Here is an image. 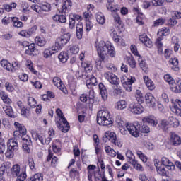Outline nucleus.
<instances>
[{
    "label": "nucleus",
    "instance_id": "obj_38",
    "mask_svg": "<svg viewBox=\"0 0 181 181\" xmlns=\"http://www.w3.org/2000/svg\"><path fill=\"white\" fill-rule=\"evenodd\" d=\"M127 62L132 69H135L136 67V62L132 55L127 57Z\"/></svg>",
    "mask_w": 181,
    "mask_h": 181
},
{
    "label": "nucleus",
    "instance_id": "obj_25",
    "mask_svg": "<svg viewBox=\"0 0 181 181\" xmlns=\"http://www.w3.org/2000/svg\"><path fill=\"white\" fill-rule=\"evenodd\" d=\"M11 166H12V164L9 162H5L3 164H1L0 167V177H1L5 175L8 169H11Z\"/></svg>",
    "mask_w": 181,
    "mask_h": 181
},
{
    "label": "nucleus",
    "instance_id": "obj_4",
    "mask_svg": "<svg viewBox=\"0 0 181 181\" xmlns=\"http://www.w3.org/2000/svg\"><path fill=\"white\" fill-rule=\"evenodd\" d=\"M56 114L58 115L59 118V122H57V127L59 129H61L62 132H68L69 129H70V124H69V122L64 117L63 112L60 109H57Z\"/></svg>",
    "mask_w": 181,
    "mask_h": 181
},
{
    "label": "nucleus",
    "instance_id": "obj_28",
    "mask_svg": "<svg viewBox=\"0 0 181 181\" xmlns=\"http://www.w3.org/2000/svg\"><path fill=\"white\" fill-rule=\"evenodd\" d=\"M53 21L59 22V23H66V22H67V18L64 15H55L53 16Z\"/></svg>",
    "mask_w": 181,
    "mask_h": 181
},
{
    "label": "nucleus",
    "instance_id": "obj_6",
    "mask_svg": "<svg viewBox=\"0 0 181 181\" xmlns=\"http://www.w3.org/2000/svg\"><path fill=\"white\" fill-rule=\"evenodd\" d=\"M30 134L33 139L35 141H40L42 145H49L52 142V137H46L44 134H39L35 129L31 130Z\"/></svg>",
    "mask_w": 181,
    "mask_h": 181
},
{
    "label": "nucleus",
    "instance_id": "obj_47",
    "mask_svg": "<svg viewBox=\"0 0 181 181\" xmlns=\"http://www.w3.org/2000/svg\"><path fill=\"white\" fill-rule=\"evenodd\" d=\"M135 97L138 103H142L144 101V95L142 94V92L141 90H136Z\"/></svg>",
    "mask_w": 181,
    "mask_h": 181
},
{
    "label": "nucleus",
    "instance_id": "obj_12",
    "mask_svg": "<svg viewBox=\"0 0 181 181\" xmlns=\"http://www.w3.org/2000/svg\"><path fill=\"white\" fill-rule=\"evenodd\" d=\"M170 141L174 146L181 145V138L174 132H170Z\"/></svg>",
    "mask_w": 181,
    "mask_h": 181
},
{
    "label": "nucleus",
    "instance_id": "obj_36",
    "mask_svg": "<svg viewBox=\"0 0 181 181\" xmlns=\"http://www.w3.org/2000/svg\"><path fill=\"white\" fill-rule=\"evenodd\" d=\"M58 59L61 62V63H66L67 60H69V54L66 52H62L59 56Z\"/></svg>",
    "mask_w": 181,
    "mask_h": 181
},
{
    "label": "nucleus",
    "instance_id": "obj_13",
    "mask_svg": "<svg viewBox=\"0 0 181 181\" xmlns=\"http://www.w3.org/2000/svg\"><path fill=\"white\" fill-rule=\"evenodd\" d=\"M145 100H146V104L148 105V107H151V108H155L156 105V99H155V97L152 93H146L145 95Z\"/></svg>",
    "mask_w": 181,
    "mask_h": 181
},
{
    "label": "nucleus",
    "instance_id": "obj_26",
    "mask_svg": "<svg viewBox=\"0 0 181 181\" xmlns=\"http://www.w3.org/2000/svg\"><path fill=\"white\" fill-rule=\"evenodd\" d=\"M16 136H14V139H10L8 141V148H11L13 151H18V141L16 140Z\"/></svg>",
    "mask_w": 181,
    "mask_h": 181
},
{
    "label": "nucleus",
    "instance_id": "obj_10",
    "mask_svg": "<svg viewBox=\"0 0 181 181\" xmlns=\"http://www.w3.org/2000/svg\"><path fill=\"white\" fill-rule=\"evenodd\" d=\"M108 139L109 141H111L112 144L116 145V146H118L119 148H120V146H122V144H121V142L117 141V136H115V133H110V135L106 133L103 136V141H105V142H107Z\"/></svg>",
    "mask_w": 181,
    "mask_h": 181
},
{
    "label": "nucleus",
    "instance_id": "obj_56",
    "mask_svg": "<svg viewBox=\"0 0 181 181\" xmlns=\"http://www.w3.org/2000/svg\"><path fill=\"white\" fill-rule=\"evenodd\" d=\"M113 40L119 46H125V40H124V39H122L119 37H117V38H115V40Z\"/></svg>",
    "mask_w": 181,
    "mask_h": 181
},
{
    "label": "nucleus",
    "instance_id": "obj_24",
    "mask_svg": "<svg viewBox=\"0 0 181 181\" xmlns=\"http://www.w3.org/2000/svg\"><path fill=\"white\" fill-rule=\"evenodd\" d=\"M143 79L147 88H148L151 91H153V90L156 88L155 83L153 81H151V78H149V76H143Z\"/></svg>",
    "mask_w": 181,
    "mask_h": 181
},
{
    "label": "nucleus",
    "instance_id": "obj_20",
    "mask_svg": "<svg viewBox=\"0 0 181 181\" xmlns=\"http://www.w3.org/2000/svg\"><path fill=\"white\" fill-rule=\"evenodd\" d=\"M52 81L54 86H56V87H57L59 90L63 91L64 94H67V89H66V88H64V86L62 84V82L60 78L54 77Z\"/></svg>",
    "mask_w": 181,
    "mask_h": 181
},
{
    "label": "nucleus",
    "instance_id": "obj_45",
    "mask_svg": "<svg viewBox=\"0 0 181 181\" xmlns=\"http://www.w3.org/2000/svg\"><path fill=\"white\" fill-rule=\"evenodd\" d=\"M109 33H110L111 37H112L113 40H115L117 37H119V36H118V33H117V30H115L114 28V27H111L110 28Z\"/></svg>",
    "mask_w": 181,
    "mask_h": 181
},
{
    "label": "nucleus",
    "instance_id": "obj_62",
    "mask_svg": "<svg viewBox=\"0 0 181 181\" xmlns=\"http://www.w3.org/2000/svg\"><path fill=\"white\" fill-rule=\"evenodd\" d=\"M166 22L165 18H158L154 21V26H160V25H164Z\"/></svg>",
    "mask_w": 181,
    "mask_h": 181
},
{
    "label": "nucleus",
    "instance_id": "obj_40",
    "mask_svg": "<svg viewBox=\"0 0 181 181\" xmlns=\"http://www.w3.org/2000/svg\"><path fill=\"white\" fill-rule=\"evenodd\" d=\"M16 151L17 150H13V148L11 147H8L7 150L6 151L5 156L8 159H12V158H13L14 153L16 152Z\"/></svg>",
    "mask_w": 181,
    "mask_h": 181
},
{
    "label": "nucleus",
    "instance_id": "obj_44",
    "mask_svg": "<svg viewBox=\"0 0 181 181\" xmlns=\"http://www.w3.org/2000/svg\"><path fill=\"white\" fill-rule=\"evenodd\" d=\"M35 42L38 46L43 47L46 45V40L43 37H35Z\"/></svg>",
    "mask_w": 181,
    "mask_h": 181
},
{
    "label": "nucleus",
    "instance_id": "obj_43",
    "mask_svg": "<svg viewBox=\"0 0 181 181\" xmlns=\"http://www.w3.org/2000/svg\"><path fill=\"white\" fill-rule=\"evenodd\" d=\"M21 69V64L18 61H14L12 62L11 66V73H15L16 70H19Z\"/></svg>",
    "mask_w": 181,
    "mask_h": 181
},
{
    "label": "nucleus",
    "instance_id": "obj_9",
    "mask_svg": "<svg viewBox=\"0 0 181 181\" xmlns=\"http://www.w3.org/2000/svg\"><path fill=\"white\" fill-rule=\"evenodd\" d=\"M129 108L133 114H142L144 112V107L139 103L132 102Z\"/></svg>",
    "mask_w": 181,
    "mask_h": 181
},
{
    "label": "nucleus",
    "instance_id": "obj_30",
    "mask_svg": "<svg viewBox=\"0 0 181 181\" xmlns=\"http://www.w3.org/2000/svg\"><path fill=\"white\" fill-rule=\"evenodd\" d=\"M168 122H170V125H172L173 128H177V127L180 125L179 119H177L176 117H174L173 116L169 117Z\"/></svg>",
    "mask_w": 181,
    "mask_h": 181
},
{
    "label": "nucleus",
    "instance_id": "obj_11",
    "mask_svg": "<svg viewBox=\"0 0 181 181\" xmlns=\"http://www.w3.org/2000/svg\"><path fill=\"white\" fill-rule=\"evenodd\" d=\"M129 131L130 135L134 136V138H138L139 136V127L137 125H134L133 124H127V129Z\"/></svg>",
    "mask_w": 181,
    "mask_h": 181
},
{
    "label": "nucleus",
    "instance_id": "obj_46",
    "mask_svg": "<svg viewBox=\"0 0 181 181\" xmlns=\"http://www.w3.org/2000/svg\"><path fill=\"white\" fill-rule=\"evenodd\" d=\"M13 25L14 28H23V23L21 21H19L18 18L13 17Z\"/></svg>",
    "mask_w": 181,
    "mask_h": 181
},
{
    "label": "nucleus",
    "instance_id": "obj_2",
    "mask_svg": "<svg viewBox=\"0 0 181 181\" xmlns=\"http://www.w3.org/2000/svg\"><path fill=\"white\" fill-rule=\"evenodd\" d=\"M18 130L13 132V136L16 138L21 137L23 143V151L26 153H30V146H32V140L30 137L26 135V127L21 124V127L17 129Z\"/></svg>",
    "mask_w": 181,
    "mask_h": 181
},
{
    "label": "nucleus",
    "instance_id": "obj_32",
    "mask_svg": "<svg viewBox=\"0 0 181 181\" xmlns=\"http://www.w3.org/2000/svg\"><path fill=\"white\" fill-rule=\"evenodd\" d=\"M170 110L172 112L177 115L178 117H181V109L179 108V106L176 103H173L172 106H170Z\"/></svg>",
    "mask_w": 181,
    "mask_h": 181
},
{
    "label": "nucleus",
    "instance_id": "obj_21",
    "mask_svg": "<svg viewBox=\"0 0 181 181\" xmlns=\"http://www.w3.org/2000/svg\"><path fill=\"white\" fill-rule=\"evenodd\" d=\"M139 40L142 42L146 47H151L153 46L152 41H151V39H149L148 35H146L145 33L140 35Z\"/></svg>",
    "mask_w": 181,
    "mask_h": 181
},
{
    "label": "nucleus",
    "instance_id": "obj_35",
    "mask_svg": "<svg viewBox=\"0 0 181 181\" xmlns=\"http://www.w3.org/2000/svg\"><path fill=\"white\" fill-rule=\"evenodd\" d=\"M11 173L13 176H19V173H21V166L18 164L14 165L11 168Z\"/></svg>",
    "mask_w": 181,
    "mask_h": 181
},
{
    "label": "nucleus",
    "instance_id": "obj_5",
    "mask_svg": "<svg viewBox=\"0 0 181 181\" xmlns=\"http://www.w3.org/2000/svg\"><path fill=\"white\" fill-rule=\"evenodd\" d=\"M70 41V33H65L57 38L55 45L52 46L53 52H59L62 50V47L66 46Z\"/></svg>",
    "mask_w": 181,
    "mask_h": 181
},
{
    "label": "nucleus",
    "instance_id": "obj_18",
    "mask_svg": "<svg viewBox=\"0 0 181 181\" xmlns=\"http://www.w3.org/2000/svg\"><path fill=\"white\" fill-rule=\"evenodd\" d=\"M142 122L144 123L146 122V124H149L150 125H151V127H156V125H158V119L152 116H146L143 117Z\"/></svg>",
    "mask_w": 181,
    "mask_h": 181
},
{
    "label": "nucleus",
    "instance_id": "obj_33",
    "mask_svg": "<svg viewBox=\"0 0 181 181\" xmlns=\"http://www.w3.org/2000/svg\"><path fill=\"white\" fill-rule=\"evenodd\" d=\"M125 108H127V101L122 100H119L116 103V105H115L116 110H125Z\"/></svg>",
    "mask_w": 181,
    "mask_h": 181
},
{
    "label": "nucleus",
    "instance_id": "obj_52",
    "mask_svg": "<svg viewBox=\"0 0 181 181\" xmlns=\"http://www.w3.org/2000/svg\"><path fill=\"white\" fill-rule=\"evenodd\" d=\"M170 86L172 91L174 93H181V87L180 86H177L175 82Z\"/></svg>",
    "mask_w": 181,
    "mask_h": 181
},
{
    "label": "nucleus",
    "instance_id": "obj_57",
    "mask_svg": "<svg viewBox=\"0 0 181 181\" xmlns=\"http://www.w3.org/2000/svg\"><path fill=\"white\" fill-rule=\"evenodd\" d=\"M4 87L8 91L9 93H12L15 90V88L13 87V85L9 82H6L4 85Z\"/></svg>",
    "mask_w": 181,
    "mask_h": 181
},
{
    "label": "nucleus",
    "instance_id": "obj_60",
    "mask_svg": "<svg viewBox=\"0 0 181 181\" xmlns=\"http://www.w3.org/2000/svg\"><path fill=\"white\" fill-rule=\"evenodd\" d=\"M163 3V0H151V5L153 6H162Z\"/></svg>",
    "mask_w": 181,
    "mask_h": 181
},
{
    "label": "nucleus",
    "instance_id": "obj_17",
    "mask_svg": "<svg viewBox=\"0 0 181 181\" xmlns=\"http://www.w3.org/2000/svg\"><path fill=\"white\" fill-rule=\"evenodd\" d=\"M116 122L121 134H122V135H127V134H128V131L127 130V124H125V122H124V120L117 119Z\"/></svg>",
    "mask_w": 181,
    "mask_h": 181
},
{
    "label": "nucleus",
    "instance_id": "obj_19",
    "mask_svg": "<svg viewBox=\"0 0 181 181\" xmlns=\"http://www.w3.org/2000/svg\"><path fill=\"white\" fill-rule=\"evenodd\" d=\"M86 85L87 86L88 88H91L92 86L97 85V78L94 75L86 76Z\"/></svg>",
    "mask_w": 181,
    "mask_h": 181
},
{
    "label": "nucleus",
    "instance_id": "obj_7",
    "mask_svg": "<svg viewBox=\"0 0 181 181\" xmlns=\"http://www.w3.org/2000/svg\"><path fill=\"white\" fill-rule=\"evenodd\" d=\"M136 81L135 77L130 76L127 78V76H122L121 78V83L126 91H132V84Z\"/></svg>",
    "mask_w": 181,
    "mask_h": 181
},
{
    "label": "nucleus",
    "instance_id": "obj_22",
    "mask_svg": "<svg viewBox=\"0 0 181 181\" xmlns=\"http://www.w3.org/2000/svg\"><path fill=\"white\" fill-rule=\"evenodd\" d=\"M99 89L100 91V95L103 101H106L108 98V91H107V88L104 86V83H99Z\"/></svg>",
    "mask_w": 181,
    "mask_h": 181
},
{
    "label": "nucleus",
    "instance_id": "obj_15",
    "mask_svg": "<svg viewBox=\"0 0 181 181\" xmlns=\"http://www.w3.org/2000/svg\"><path fill=\"white\" fill-rule=\"evenodd\" d=\"M161 163L165 166L167 170H175V165L173 163L170 161L168 158L163 157L161 159Z\"/></svg>",
    "mask_w": 181,
    "mask_h": 181
},
{
    "label": "nucleus",
    "instance_id": "obj_53",
    "mask_svg": "<svg viewBox=\"0 0 181 181\" xmlns=\"http://www.w3.org/2000/svg\"><path fill=\"white\" fill-rule=\"evenodd\" d=\"M169 125V122L166 120H162L158 127L163 129L165 132L168 131V127Z\"/></svg>",
    "mask_w": 181,
    "mask_h": 181
},
{
    "label": "nucleus",
    "instance_id": "obj_3",
    "mask_svg": "<svg viewBox=\"0 0 181 181\" xmlns=\"http://www.w3.org/2000/svg\"><path fill=\"white\" fill-rule=\"evenodd\" d=\"M97 122L103 127H108L112 124V120L110 117V112L108 110H100L97 115Z\"/></svg>",
    "mask_w": 181,
    "mask_h": 181
},
{
    "label": "nucleus",
    "instance_id": "obj_16",
    "mask_svg": "<svg viewBox=\"0 0 181 181\" xmlns=\"http://www.w3.org/2000/svg\"><path fill=\"white\" fill-rule=\"evenodd\" d=\"M25 53V54H28V56H37L39 54V50L35 47V43H32L28 45V49H26Z\"/></svg>",
    "mask_w": 181,
    "mask_h": 181
},
{
    "label": "nucleus",
    "instance_id": "obj_61",
    "mask_svg": "<svg viewBox=\"0 0 181 181\" xmlns=\"http://www.w3.org/2000/svg\"><path fill=\"white\" fill-rule=\"evenodd\" d=\"M166 167L165 168H157V172L159 173V175H161L162 176H166L168 175V171H166Z\"/></svg>",
    "mask_w": 181,
    "mask_h": 181
},
{
    "label": "nucleus",
    "instance_id": "obj_48",
    "mask_svg": "<svg viewBox=\"0 0 181 181\" xmlns=\"http://www.w3.org/2000/svg\"><path fill=\"white\" fill-rule=\"evenodd\" d=\"M40 12L43 11V12H49L50 11V4L48 3H45L44 4H41L40 6Z\"/></svg>",
    "mask_w": 181,
    "mask_h": 181
},
{
    "label": "nucleus",
    "instance_id": "obj_31",
    "mask_svg": "<svg viewBox=\"0 0 181 181\" xmlns=\"http://www.w3.org/2000/svg\"><path fill=\"white\" fill-rule=\"evenodd\" d=\"M96 21L99 23V25H104L105 23V17L104 14L101 12H98L96 13Z\"/></svg>",
    "mask_w": 181,
    "mask_h": 181
},
{
    "label": "nucleus",
    "instance_id": "obj_42",
    "mask_svg": "<svg viewBox=\"0 0 181 181\" xmlns=\"http://www.w3.org/2000/svg\"><path fill=\"white\" fill-rule=\"evenodd\" d=\"M105 151L107 155L112 156V158L117 156V152L115 150L110 147V146H107L105 147Z\"/></svg>",
    "mask_w": 181,
    "mask_h": 181
},
{
    "label": "nucleus",
    "instance_id": "obj_54",
    "mask_svg": "<svg viewBox=\"0 0 181 181\" xmlns=\"http://www.w3.org/2000/svg\"><path fill=\"white\" fill-rule=\"evenodd\" d=\"M164 79L167 83H168L170 86H172V84L175 83V80H173V78H172V76L170 74L165 75Z\"/></svg>",
    "mask_w": 181,
    "mask_h": 181
},
{
    "label": "nucleus",
    "instance_id": "obj_23",
    "mask_svg": "<svg viewBox=\"0 0 181 181\" xmlns=\"http://www.w3.org/2000/svg\"><path fill=\"white\" fill-rule=\"evenodd\" d=\"M0 98H1L3 103L6 104V105H11V104H12V100H11L9 98L8 93L2 90H0Z\"/></svg>",
    "mask_w": 181,
    "mask_h": 181
},
{
    "label": "nucleus",
    "instance_id": "obj_55",
    "mask_svg": "<svg viewBox=\"0 0 181 181\" xmlns=\"http://www.w3.org/2000/svg\"><path fill=\"white\" fill-rule=\"evenodd\" d=\"M30 181H43V177L37 173L31 177Z\"/></svg>",
    "mask_w": 181,
    "mask_h": 181
},
{
    "label": "nucleus",
    "instance_id": "obj_59",
    "mask_svg": "<svg viewBox=\"0 0 181 181\" xmlns=\"http://www.w3.org/2000/svg\"><path fill=\"white\" fill-rule=\"evenodd\" d=\"M76 28V20L71 16V14L69 15V29H74Z\"/></svg>",
    "mask_w": 181,
    "mask_h": 181
},
{
    "label": "nucleus",
    "instance_id": "obj_34",
    "mask_svg": "<svg viewBox=\"0 0 181 181\" xmlns=\"http://www.w3.org/2000/svg\"><path fill=\"white\" fill-rule=\"evenodd\" d=\"M2 109L3 111H4V112L6 114V115L12 118V117L13 116V110H12V107L8 105H3Z\"/></svg>",
    "mask_w": 181,
    "mask_h": 181
},
{
    "label": "nucleus",
    "instance_id": "obj_1",
    "mask_svg": "<svg viewBox=\"0 0 181 181\" xmlns=\"http://www.w3.org/2000/svg\"><path fill=\"white\" fill-rule=\"evenodd\" d=\"M95 46L98 52V54L103 62L105 60V57H115V48L110 44H106L105 42L97 41Z\"/></svg>",
    "mask_w": 181,
    "mask_h": 181
},
{
    "label": "nucleus",
    "instance_id": "obj_58",
    "mask_svg": "<svg viewBox=\"0 0 181 181\" xmlns=\"http://www.w3.org/2000/svg\"><path fill=\"white\" fill-rule=\"evenodd\" d=\"M26 170H25L17 177L16 181H25L26 180Z\"/></svg>",
    "mask_w": 181,
    "mask_h": 181
},
{
    "label": "nucleus",
    "instance_id": "obj_51",
    "mask_svg": "<svg viewBox=\"0 0 181 181\" xmlns=\"http://www.w3.org/2000/svg\"><path fill=\"white\" fill-rule=\"evenodd\" d=\"M136 155L139 156V159L142 160V162H144V163L148 162V158H146V156H145V154H144L142 151H137Z\"/></svg>",
    "mask_w": 181,
    "mask_h": 181
},
{
    "label": "nucleus",
    "instance_id": "obj_39",
    "mask_svg": "<svg viewBox=\"0 0 181 181\" xmlns=\"http://www.w3.org/2000/svg\"><path fill=\"white\" fill-rule=\"evenodd\" d=\"M138 128L139 131L143 134H149V132H151V128H149L146 124H138Z\"/></svg>",
    "mask_w": 181,
    "mask_h": 181
},
{
    "label": "nucleus",
    "instance_id": "obj_14",
    "mask_svg": "<svg viewBox=\"0 0 181 181\" xmlns=\"http://www.w3.org/2000/svg\"><path fill=\"white\" fill-rule=\"evenodd\" d=\"M71 9V1L70 0L65 1L62 7L58 8V11L60 13H69L70 10Z\"/></svg>",
    "mask_w": 181,
    "mask_h": 181
},
{
    "label": "nucleus",
    "instance_id": "obj_8",
    "mask_svg": "<svg viewBox=\"0 0 181 181\" xmlns=\"http://www.w3.org/2000/svg\"><path fill=\"white\" fill-rule=\"evenodd\" d=\"M104 77L110 83V84H112L113 86H118V84H119V78L117 75L113 74L112 72H105L104 74Z\"/></svg>",
    "mask_w": 181,
    "mask_h": 181
},
{
    "label": "nucleus",
    "instance_id": "obj_41",
    "mask_svg": "<svg viewBox=\"0 0 181 181\" xmlns=\"http://www.w3.org/2000/svg\"><path fill=\"white\" fill-rule=\"evenodd\" d=\"M0 64L1 67H4V69H5L6 70H8V71H11V64L9 62H8V60H1Z\"/></svg>",
    "mask_w": 181,
    "mask_h": 181
},
{
    "label": "nucleus",
    "instance_id": "obj_64",
    "mask_svg": "<svg viewBox=\"0 0 181 181\" xmlns=\"http://www.w3.org/2000/svg\"><path fill=\"white\" fill-rule=\"evenodd\" d=\"M13 21V17H4L2 19V23H4V25H9V23H11V22Z\"/></svg>",
    "mask_w": 181,
    "mask_h": 181
},
{
    "label": "nucleus",
    "instance_id": "obj_49",
    "mask_svg": "<svg viewBox=\"0 0 181 181\" xmlns=\"http://www.w3.org/2000/svg\"><path fill=\"white\" fill-rule=\"evenodd\" d=\"M28 104L31 108H36V100L32 97H29L28 99Z\"/></svg>",
    "mask_w": 181,
    "mask_h": 181
},
{
    "label": "nucleus",
    "instance_id": "obj_50",
    "mask_svg": "<svg viewBox=\"0 0 181 181\" xmlns=\"http://www.w3.org/2000/svg\"><path fill=\"white\" fill-rule=\"evenodd\" d=\"M69 52L72 53V54H77V53L80 52V47H78V45H71L69 47Z\"/></svg>",
    "mask_w": 181,
    "mask_h": 181
},
{
    "label": "nucleus",
    "instance_id": "obj_37",
    "mask_svg": "<svg viewBox=\"0 0 181 181\" xmlns=\"http://www.w3.org/2000/svg\"><path fill=\"white\" fill-rule=\"evenodd\" d=\"M54 53H57V52L53 51L52 48L51 49H45L42 54L45 59H49V57H52V54H54Z\"/></svg>",
    "mask_w": 181,
    "mask_h": 181
},
{
    "label": "nucleus",
    "instance_id": "obj_27",
    "mask_svg": "<svg viewBox=\"0 0 181 181\" xmlns=\"http://www.w3.org/2000/svg\"><path fill=\"white\" fill-rule=\"evenodd\" d=\"M51 161V165L52 166H53V168H54L56 166V165H57V160L58 159L57 158L56 156L53 157V154L52 153H50V150H49V154L47 158V162H50Z\"/></svg>",
    "mask_w": 181,
    "mask_h": 181
},
{
    "label": "nucleus",
    "instance_id": "obj_29",
    "mask_svg": "<svg viewBox=\"0 0 181 181\" xmlns=\"http://www.w3.org/2000/svg\"><path fill=\"white\" fill-rule=\"evenodd\" d=\"M83 23H78L76 25V37L78 39L83 37Z\"/></svg>",
    "mask_w": 181,
    "mask_h": 181
},
{
    "label": "nucleus",
    "instance_id": "obj_63",
    "mask_svg": "<svg viewBox=\"0 0 181 181\" xmlns=\"http://www.w3.org/2000/svg\"><path fill=\"white\" fill-rule=\"evenodd\" d=\"M94 90L90 89L89 90L88 95V98L89 100V103H94Z\"/></svg>",
    "mask_w": 181,
    "mask_h": 181
}]
</instances>
